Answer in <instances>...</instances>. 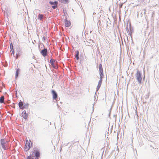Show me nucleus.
I'll return each instance as SVG.
<instances>
[{"mask_svg": "<svg viewBox=\"0 0 159 159\" xmlns=\"http://www.w3.org/2000/svg\"><path fill=\"white\" fill-rule=\"evenodd\" d=\"M1 144L3 149L7 150L10 148L8 144V142L4 139H1L0 140Z\"/></svg>", "mask_w": 159, "mask_h": 159, "instance_id": "nucleus-1", "label": "nucleus"}, {"mask_svg": "<svg viewBox=\"0 0 159 159\" xmlns=\"http://www.w3.org/2000/svg\"><path fill=\"white\" fill-rule=\"evenodd\" d=\"M135 76L138 83L139 84H141L142 83V80L141 72L137 70V73L135 75Z\"/></svg>", "mask_w": 159, "mask_h": 159, "instance_id": "nucleus-2", "label": "nucleus"}, {"mask_svg": "<svg viewBox=\"0 0 159 159\" xmlns=\"http://www.w3.org/2000/svg\"><path fill=\"white\" fill-rule=\"evenodd\" d=\"M32 152H33L35 157H40L41 155L40 151L37 148L35 147L34 148Z\"/></svg>", "mask_w": 159, "mask_h": 159, "instance_id": "nucleus-3", "label": "nucleus"}, {"mask_svg": "<svg viewBox=\"0 0 159 159\" xmlns=\"http://www.w3.org/2000/svg\"><path fill=\"white\" fill-rule=\"evenodd\" d=\"M41 54L44 57H46L47 55L48 50L46 48H44L42 50H39Z\"/></svg>", "mask_w": 159, "mask_h": 159, "instance_id": "nucleus-4", "label": "nucleus"}, {"mask_svg": "<svg viewBox=\"0 0 159 159\" xmlns=\"http://www.w3.org/2000/svg\"><path fill=\"white\" fill-rule=\"evenodd\" d=\"M99 75L100 79H102L104 75L103 74V68L102 65L101 64H100L99 66Z\"/></svg>", "mask_w": 159, "mask_h": 159, "instance_id": "nucleus-5", "label": "nucleus"}, {"mask_svg": "<svg viewBox=\"0 0 159 159\" xmlns=\"http://www.w3.org/2000/svg\"><path fill=\"white\" fill-rule=\"evenodd\" d=\"M51 93L53 99L57 101L58 99V95L56 92L54 90H52Z\"/></svg>", "mask_w": 159, "mask_h": 159, "instance_id": "nucleus-6", "label": "nucleus"}, {"mask_svg": "<svg viewBox=\"0 0 159 159\" xmlns=\"http://www.w3.org/2000/svg\"><path fill=\"white\" fill-rule=\"evenodd\" d=\"M129 31L127 32L129 33V34L131 37L132 34L134 32L133 29L132 27L131 24L130 22L129 23Z\"/></svg>", "mask_w": 159, "mask_h": 159, "instance_id": "nucleus-7", "label": "nucleus"}, {"mask_svg": "<svg viewBox=\"0 0 159 159\" xmlns=\"http://www.w3.org/2000/svg\"><path fill=\"white\" fill-rule=\"evenodd\" d=\"M16 58L18 59L21 55L22 52L19 48L16 49Z\"/></svg>", "mask_w": 159, "mask_h": 159, "instance_id": "nucleus-8", "label": "nucleus"}, {"mask_svg": "<svg viewBox=\"0 0 159 159\" xmlns=\"http://www.w3.org/2000/svg\"><path fill=\"white\" fill-rule=\"evenodd\" d=\"M22 116L25 120L27 119L28 118V114L26 113L25 110L24 111L21 113Z\"/></svg>", "mask_w": 159, "mask_h": 159, "instance_id": "nucleus-9", "label": "nucleus"}, {"mask_svg": "<svg viewBox=\"0 0 159 159\" xmlns=\"http://www.w3.org/2000/svg\"><path fill=\"white\" fill-rule=\"evenodd\" d=\"M57 61L56 60H55L54 59H51L50 60V63L51 64V65L54 68L57 69V67L56 66L54 65V62H57Z\"/></svg>", "mask_w": 159, "mask_h": 159, "instance_id": "nucleus-10", "label": "nucleus"}, {"mask_svg": "<svg viewBox=\"0 0 159 159\" xmlns=\"http://www.w3.org/2000/svg\"><path fill=\"white\" fill-rule=\"evenodd\" d=\"M65 25L66 27H69L71 25V22L70 20L65 19L64 20Z\"/></svg>", "mask_w": 159, "mask_h": 159, "instance_id": "nucleus-11", "label": "nucleus"}, {"mask_svg": "<svg viewBox=\"0 0 159 159\" xmlns=\"http://www.w3.org/2000/svg\"><path fill=\"white\" fill-rule=\"evenodd\" d=\"M24 103V102H23L21 101H20L18 103V106L20 109H23L24 107H23V105Z\"/></svg>", "mask_w": 159, "mask_h": 159, "instance_id": "nucleus-12", "label": "nucleus"}, {"mask_svg": "<svg viewBox=\"0 0 159 159\" xmlns=\"http://www.w3.org/2000/svg\"><path fill=\"white\" fill-rule=\"evenodd\" d=\"M31 141L30 140V141H28V140L26 141V144L27 146V147L29 148H30L32 147V143L30 144Z\"/></svg>", "mask_w": 159, "mask_h": 159, "instance_id": "nucleus-13", "label": "nucleus"}, {"mask_svg": "<svg viewBox=\"0 0 159 159\" xmlns=\"http://www.w3.org/2000/svg\"><path fill=\"white\" fill-rule=\"evenodd\" d=\"M45 48L44 47V45L43 43H40L39 44H38V48L39 50H40L41 48Z\"/></svg>", "mask_w": 159, "mask_h": 159, "instance_id": "nucleus-14", "label": "nucleus"}, {"mask_svg": "<svg viewBox=\"0 0 159 159\" xmlns=\"http://www.w3.org/2000/svg\"><path fill=\"white\" fill-rule=\"evenodd\" d=\"M20 73V70L19 68L17 69L16 71V73L15 74V78L16 79L17 78L19 75V74Z\"/></svg>", "mask_w": 159, "mask_h": 159, "instance_id": "nucleus-15", "label": "nucleus"}, {"mask_svg": "<svg viewBox=\"0 0 159 159\" xmlns=\"http://www.w3.org/2000/svg\"><path fill=\"white\" fill-rule=\"evenodd\" d=\"M76 54L75 55V57L76 58V59L77 60H78L79 59V52L78 50H77L75 51Z\"/></svg>", "mask_w": 159, "mask_h": 159, "instance_id": "nucleus-16", "label": "nucleus"}, {"mask_svg": "<svg viewBox=\"0 0 159 159\" xmlns=\"http://www.w3.org/2000/svg\"><path fill=\"white\" fill-rule=\"evenodd\" d=\"M58 1L63 4H67L69 2V0H58Z\"/></svg>", "mask_w": 159, "mask_h": 159, "instance_id": "nucleus-17", "label": "nucleus"}, {"mask_svg": "<svg viewBox=\"0 0 159 159\" xmlns=\"http://www.w3.org/2000/svg\"><path fill=\"white\" fill-rule=\"evenodd\" d=\"M38 19L40 20H42L43 18V14H39L38 15Z\"/></svg>", "mask_w": 159, "mask_h": 159, "instance_id": "nucleus-18", "label": "nucleus"}, {"mask_svg": "<svg viewBox=\"0 0 159 159\" xmlns=\"http://www.w3.org/2000/svg\"><path fill=\"white\" fill-rule=\"evenodd\" d=\"M101 85H99V84H98L97 88H96V93L95 94V95L96 96V93L97 91H98V90L100 89Z\"/></svg>", "mask_w": 159, "mask_h": 159, "instance_id": "nucleus-19", "label": "nucleus"}, {"mask_svg": "<svg viewBox=\"0 0 159 159\" xmlns=\"http://www.w3.org/2000/svg\"><path fill=\"white\" fill-rule=\"evenodd\" d=\"M4 99V96H2L1 97H0V103H3Z\"/></svg>", "mask_w": 159, "mask_h": 159, "instance_id": "nucleus-20", "label": "nucleus"}, {"mask_svg": "<svg viewBox=\"0 0 159 159\" xmlns=\"http://www.w3.org/2000/svg\"><path fill=\"white\" fill-rule=\"evenodd\" d=\"M30 149V148H28L26 144H25V146L24 147V150L25 151H27Z\"/></svg>", "mask_w": 159, "mask_h": 159, "instance_id": "nucleus-21", "label": "nucleus"}, {"mask_svg": "<svg viewBox=\"0 0 159 159\" xmlns=\"http://www.w3.org/2000/svg\"><path fill=\"white\" fill-rule=\"evenodd\" d=\"M29 105V104L28 103L26 104H25L23 106V107H24L23 109H25L26 107H28Z\"/></svg>", "mask_w": 159, "mask_h": 159, "instance_id": "nucleus-22", "label": "nucleus"}, {"mask_svg": "<svg viewBox=\"0 0 159 159\" xmlns=\"http://www.w3.org/2000/svg\"><path fill=\"white\" fill-rule=\"evenodd\" d=\"M128 22H127V23L126 25H125V27L126 29V31L127 32L129 31V28H128Z\"/></svg>", "mask_w": 159, "mask_h": 159, "instance_id": "nucleus-23", "label": "nucleus"}, {"mask_svg": "<svg viewBox=\"0 0 159 159\" xmlns=\"http://www.w3.org/2000/svg\"><path fill=\"white\" fill-rule=\"evenodd\" d=\"M58 7V5H57L54 4V5L52 6V8L53 9H55L56 8H57Z\"/></svg>", "mask_w": 159, "mask_h": 159, "instance_id": "nucleus-24", "label": "nucleus"}, {"mask_svg": "<svg viewBox=\"0 0 159 159\" xmlns=\"http://www.w3.org/2000/svg\"><path fill=\"white\" fill-rule=\"evenodd\" d=\"M102 79H100V80L98 81V84H99L101 85L102 82Z\"/></svg>", "mask_w": 159, "mask_h": 159, "instance_id": "nucleus-25", "label": "nucleus"}, {"mask_svg": "<svg viewBox=\"0 0 159 159\" xmlns=\"http://www.w3.org/2000/svg\"><path fill=\"white\" fill-rule=\"evenodd\" d=\"M10 48L11 49H14L12 43H11L10 44Z\"/></svg>", "mask_w": 159, "mask_h": 159, "instance_id": "nucleus-26", "label": "nucleus"}, {"mask_svg": "<svg viewBox=\"0 0 159 159\" xmlns=\"http://www.w3.org/2000/svg\"><path fill=\"white\" fill-rule=\"evenodd\" d=\"M112 107V106H111V108H110V110H109V114H108V116L109 117H110V114H111V111Z\"/></svg>", "mask_w": 159, "mask_h": 159, "instance_id": "nucleus-27", "label": "nucleus"}, {"mask_svg": "<svg viewBox=\"0 0 159 159\" xmlns=\"http://www.w3.org/2000/svg\"><path fill=\"white\" fill-rule=\"evenodd\" d=\"M49 3L50 5H52V6L54 5L53 2H52L51 1H49Z\"/></svg>", "mask_w": 159, "mask_h": 159, "instance_id": "nucleus-28", "label": "nucleus"}, {"mask_svg": "<svg viewBox=\"0 0 159 159\" xmlns=\"http://www.w3.org/2000/svg\"><path fill=\"white\" fill-rule=\"evenodd\" d=\"M11 52H12L13 55H14V54H15V52H14V49H11Z\"/></svg>", "mask_w": 159, "mask_h": 159, "instance_id": "nucleus-29", "label": "nucleus"}, {"mask_svg": "<svg viewBox=\"0 0 159 159\" xmlns=\"http://www.w3.org/2000/svg\"><path fill=\"white\" fill-rule=\"evenodd\" d=\"M31 155L27 157L26 159H32V157L30 156Z\"/></svg>", "mask_w": 159, "mask_h": 159, "instance_id": "nucleus-30", "label": "nucleus"}, {"mask_svg": "<svg viewBox=\"0 0 159 159\" xmlns=\"http://www.w3.org/2000/svg\"><path fill=\"white\" fill-rule=\"evenodd\" d=\"M53 2L54 3V4L57 5H58V1H54V2Z\"/></svg>", "mask_w": 159, "mask_h": 159, "instance_id": "nucleus-31", "label": "nucleus"}, {"mask_svg": "<svg viewBox=\"0 0 159 159\" xmlns=\"http://www.w3.org/2000/svg\"><path fill=\"white\" fill-rule=\"evenodd\" d=\"M2 87H0V92H2Z\"/></svg>", "mask_w": 159, "mask_h": 159, "instance_id": "nucleus-32", "label": "nucleus"}, {"mask_svg": "<svg viewBox=\"0 0 159 159\" xmlns=\"http://www.w3.org/2000/svg\"><path fill=\"white\" fill-rule=\"evenodd\" d=\"M139 1L140 2H142L144 1V0H139Z\"/></svg>", "mask_w": 159, "mask_h": 159, "instance_id": "nucleus-33", "label": "nucleus"}, {"mask_svg": "<svg viewBox=\"0 0 159 159\" xmlns=\"http://www.w3.org/2000/svg\"><path fill=\"white\" fill-rule=\"evenodd\" d=\"M43 40H45V37H44V36H43Z\"/></svg>", "mask_w": 159, "mask_h": 159, "instance_id": "nucleus-34", "label": "nucleus"}, {"mask_svg": "<svg viewBox=\"0 0 159 159\" xmlns=\"http://www.w3.org/2000/svg\"><path fill=\"white\" fill-rule=\"evenodd\" d=\"M122 4H121L120 5V7H122Z\"/></svg>", "mask_w": 159, "mask_h": 159, "instance_id": "nucleus-35", "label": "nucleus"}, {"mask_svg": "<svg viewBox=\"0 0 159 159\" xmlns=\"http://www.w3.org/2000/svg\"><path fill=\"white\" fill-rule=\"evenodd\" d=\"M96 14V13H95V12H93V15H94V14Z\"/></svg>", "mask_w": 159, "mask_h": 159, "instance_id": "nucleus-36", "label": "nucleus"}, {"mask_svg": "<svg viewBox=\"0 0 159 159\" xmlns=\"http://www.w3.org/2000/svg\"><path fill=\"white\" fill-rule=\"evenodd\" d=\"M31 156H33V154H32L31 155Z\"/></svg>", "mask_w": 159, "mask_h": 159, "instance_id": "nucleus-37", "label": "nucleus"}, {"mask_svg": "<svg viewBox=\"0 0 159 159\" xmlns=\"http://www.w3.org/2000/svg\"><path fill=\"white\" fill-rule=\"evenodd\" d=\"M145 78V76H144V77L143 78V79Z\"/></svg>", "mask_w": 159, "mask_h": 159, "instance_id": "nucleus-38", "label": "nucleus"}, {"mask_svg": "<svg viewBox=\"0 0 159 159\" xmlns=\"http://www.w3.org/2000/svg\"><path fill=\"white\" fill-rule=\"evenodd\" d=\"M68 144V143H67V144L66 145H67Z\"/></svg>", "mask_w": 159, "mask_h": 159, "instance_id": "nucleus-39", "label": "nucleus"}, {"mask_svg": "<svg viewBox=\"0 0 159 159\" xmlns=\"http://www.w3.org/2000/svg\"><path fill=\"white\" fill-rule=\"evenodd\" d=\"M32 159H34V158L32 157Z\"/></svg>", "mask_w": 159, "mask_h": 159, "instance_id": "nucleus-40", "label": "nucleus"}, {"mask_svg": "<svg viewBox=\"0 0 159 159\" xmlns=\"http://www.w3.org/2000/svg\"><path fill=\"white\" fill-rule=\"evenodd\" d=\"M144 13H145V11H144Z\"/></svg>", "mask_w": 159, "mask_h": 159, "instance_id": "nucleus-41", "label": "nucleus"}, {"mask_svg": "<svg viewBox=\"0 0 159 159\" xmlns=\"http://www.w3.org/2000/svg\"><path fill=\"white\" fill-rule=\"evenodd\" d=\"M127 39L128 40V38L127 37Z\"/></svg>", "mask_w": 159, "mask_h": 159, "instance_id": "nucleus-42", "label": "nucleus"}]
</instances>
